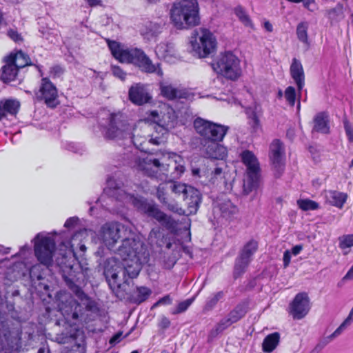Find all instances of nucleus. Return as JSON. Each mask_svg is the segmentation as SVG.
<instances>
[{
  "mask_svg": "<svg viewBox=\"0 0 353 353\" xmlns=\"http://www.w3.org/2000/svg\"><path fill=\"white\" fill-rule=\"evenodd\" d=\"M158 125L148 119L139 120L130 124L122 119L119 113L111 114L105 137L109 139H130L137 148L147 152L143 144L147 140L152 145H159L165 141L167 134L159 132Z\"/></svg>",
  "mask_w": 353,
  "mask_h": 353,
  "instance_id": "1",
  "label": "nucleus"
},
{
  "mask_svg": "<svg viewBox=\"0 0 353 353\" xmlns=\"http://www.w3.org/2000/svg\"><path fill=\"white\" fill-rule=\"evenodd\" d=\"M107 184V188L104 190L105 194L120 203L119 208H112V211L121 212V207L125 204H132L139 210L147 214L148 216L155 219L166 228L171 229L175 227L176 222L170 216L161 211L156 204L148 203L143 197L128 192L124 185L120 181L110 179Z\"/></svg>",
  "mask_w": 353,
  "mask_h": 353,
  "instance_id": "2",
  "label": "nucleus"
},
{
  "mask_svg": "<svg viewBox=\"0 0 353 353\" xmlns=\"http://www.w3.org/2000/svg\"><path fill=\"white\" fill-rule=\"evenodd\" d=\"M152 154H141L136 155L132 166L142 171L149 176H154L158 171L168 172L171 167L174 171L171 172L173 179H179L185 172V161L183 157L176 153L160 151Z\"/></svg>",
  "mask_w": 353,
  "mask_h": 353,
  "instance_id": "3",
  "label": "nucleus"
},
{
  "mask_svg": "<svg viewBox=\"0 0 353 353\" xmlns=\"http://www.w3.org/2000/svg\"><path fill=\"white\" fill-rule=\"evenodd\" d=\"M118 254L122 258L123 290L125 291V284L129 285L128 279L137 278L143 264L149 261L150 254L143 241L135 242L132 245L128 240L118 249Z\"/></svg>",
  "mask_w": 353,
  "mask_h": 353,
  "instance_id": "4",
  "label": "nucleus"
},
{
  "mask_svg": "<svg viewBox=\"0 0 353 353\" xmlns=\"http://www.w3.org/2000/svg\"><path fill=\"white\" fill-rule=\"evenodd\" d=\"M108 44L112 54L119 61L133 63L146 73H155L160 77L163 76L160 63L154 64L142 50L128 48L115 41H108Z\"/></svg>",
  "mask_w": 353,
  "mask_h": 353,
  "instance_id": "5",
  "label": "nucleus"
},
{
  "mask_svg": "<svg viewBox=\"0 0 353 353\" xmlns=\"http://www.w3.org/2000/svg\"><path fill=\"white\" fill-rule=\"evenodd\" d=\"M170 14L171 21L176 29H189L200 24L197 0L176 1L172 4Z\"/></svg>",
  "mask_w": 353,
  "mask_h": 353,
  "instance_id": "6",
  "label": "nucleus"
},
{
  "mask_svg": "<svg viewBox=\"0 0 353 353\" xmlns=\"http://www.w3.org/2000/svg\"><path fill=\"white\" fill-rule=\"evenodd\" d=\"M99 236L104 245L109 250H112L121 238H123L121 245H123L127 240L130 241V244L132 245L135 242L141 241L135 234L132 225H125L118 222H110L104 224L100 230Z\"/></svg>",
  "mask_w": 353,
  "mask_h": 353,
  "instance_id": "7",
  "label": "nucleus"
},
{
  "mask_svg": "<svg viewBox=\"0 0 353 353\" xmlns=\"http://www.w3.org/2000/svg\"><path fill=\"white\" fill-rule=\"evenodd\" d=\"M85 231H78L75 232L70 241L63 242L60 246L65 248L64 253H60L61 257H57L55 260L57 265L62 272V276L68 283L73 282V266L76 260L75 243Z\"/></svg>",
  "mask_w": 353,
  "mask_h": 353,
  "instance_id": "8",
  "label": "nucleus"
},
{
  "mask_svg": "<svg viewBox=\"0 0 353 353\" xmlns=\"http://www.w3.org/2000/svg\"><path fill=\"white\" fill-rule=\"evenodd\" d=\"M241 159L246 167L243 192L245 195H248L258 187L261 169L259 161L252 152L250 150L243 151L241 154Z\"/></svg>",
  "mask_w": 353,
  "mask_h": 353,
  "instance_id": "9",
  "label": "nucleus"
},
{
  "mask_svg": "<svg viewBox=\"0 0 353 353\" xmlns=\"http://www.w3.org/2000/svg\"><path fill=\"white\" fill-rule=\"evenodd\" d=\"M34 243V255L37 261L49 268L53 263L56 244L54 239L48 234L39 233L32 240Z\"/></svg>",
  "mask_w": 353,
  "mask_h": 353,
  "instance_id": "10",
  "label": "nucleus"
},
{
  "mask_svg": "<svg viewBox=\"0 0 353 353\" xmlns=\"http://www.w3.org/2000/svg\"><path fill=\"white\" fill-rule=\"evenodd\" d=\"M213 70L231 80L237 79L241 74L239 59L231 52L221 53L212 63Z\"/></svg>",
  "mask_w": 353,
  "mask_h": 353,
  "instance_id": "11",
  "label": "nucleus"
},
{
  "mask_svg": "<svg viewBox=\"0 0 353 353\" xmlns=\"http://www.w3.org/2000/svg\"><path fill=\"white\" fill-rule=\"evenodd\" d=\"M5 65L1 68V79L3 82L14 81L19 68L30 64L29 57L21 50L11 53L4 59Z\"/></svg>",
  "mask_w": 353,
  "mask_h": 353,
  "instance_id": "12",
  "label": "nucleus"
},
{
  "mask_svg": "<svg viewBox=\"0 0 353 353\" xmlns=\"http://www.w3.org/2000/svg\"><path fill=\"white\" fill-rule=\"evenodd\" d=\"M196 132L209 142L222 141L227 134L229 128L224 125L218 124L197 118L194 121Z\"/></svg>",
  "mask_w": 353,
  "mask_h": 353,
  "instance_id": "13",
  "label": "nucleus"
},
{
  "mask_svg": "<svg viewBox=\"0 0 353 353\" xmlns=\"http://www.w3.org/2000/svg\"><path fill=\"white\" fill-rule=\"evenodd\" d=\"M197 37L190 41L194 55L200 58L208 57L212 53L216 46V40L208 29L201 28L196 33Z\"/></svg>",
  "mask_w": 353,
  "mask_h": 353,
  "instance_id": "14",
  "label": "nucleus"
},
{
  "mask_svg": "<svg viewBox=\"0 0 353 353\" xmlns=\"http://www.w3.org/2000/svg\"><path fill=\"white\" fill-rule=\"evenodd\" d=\"M103 274L111 290L116 294L123 290L122 263L116 258L108 259L104 263Z\"/></svg>",
  "mask_w": 353,
  "mask_h": 353,
  "instance_id": "15",
  "label": "nucleus"
},
{
  "mask_svg": "<svg viewBox=\"0 0 353 353\" xmlns=\"http://www.w3.org/2000/svg\"><path fill=\"white\" fill-rule=\"evenodd\" d=\"M152 123L158 125L159 132L161 134H168V132L173 129L176 124V117L172 109L168 108L167 112L159 115L157 110L150 112L149 117L147 119Z\"/></svg>",
  "mask_w": 353,
  "mask_h": 353,
  "instance_id": "16",
  "label": "nucleus"
},
{
  "mask_svg": "<svg viewBox=\"0 0 353 353\" xmlns=\"http://www.w3.org/2000/svg\"><path fill=\"white\" fill-rule=\"evenodd\" d=\"M59 310L67 321L77 320L83 314V307L70 295L65 296V302L59 304Z\"/></svg>",
  "mask_w": 353,
  "mask_h": 353,
  "instance_id": "17",
  "label": "nucleus"
},
{
  "mask_svg": "<svg viewBox=\"0 0 353 353\" xmlns=\"http://www.w3.org/2000/svg\"><path fill=\"white\" fill-rule=\"evenodd\" d=\"M310 310V299L307 293H298L290 305V313L295 319H301Z\"/></svg>",
  "mask_w": 353,
  "mask_h": 353,
  "instance_id": "18",
  "label": "nucleus"
},
{
  "mask_svg": "<svg viewBox=\"0 0 353 353\" xmlns=\"http://www.w3.org/2000/svg\"><path fill=\"white\" fill-rule=\"evenodd\" d=\"M57 97L58 93L56 87L48 78H43L37 93V98L43 100L48 107L54 108L59 103Z\"/></svg>",
  "mask_w": 353,
  "mask_h": 353,
  "instance_id": "19",
  "label": "nucleus"
},
{
  "mask_svg": "<svg viewBox=\"0 0 353 353\" xmlns=\"http://www.w3.org/2000/svg\"><path fill=\"white\" fill-rule=\"evenodd\" d=\"M285 150L283 143L278 139L274 140L270 146V158L275 170V176H280L284 168Z\"/></svg>",
  "mask_w": 353,
  "mask_h": 353,
  "instance_id": "20",
  "label": "nucleus"
},
{
  "mask_svg": "<svg viewBox=\"0 0 353 353\" xmlns=\"http://www.w3.org/2000/svg\"><path fill=\"white\" fill-rule=\"evenodd\" d=\"M128 94L130 101L138 105L148 103L151 99L145 86L141 83L132 85L129 89Z\"/></svg>",
  "mask_w": 353,
  "mask_h": 353,
  "instance_id": "21",
  "label": "nucleus"
},
{
  "mask_svg": "<svg viewBox=\"0 0 353 353\" xmlns=\"http://www.w3.org/2000/svg\"><path fill=\"white\" fill-rule=\"evenodd\" d=\"M188 194L183 197L187 205L185 215L196 214L201 202V196L198 190L192 187L189 188Z\"/></svg>",
  "mask_w": 353,
  "mask_h": 353,
  "instance_id": "22",
  "label": "nucleus"
},
{
  "mask_svg": "<svg viewBox=\"0 0 353 353\" xmlns=\"http://www.w3.org/2000/svg\"><path fill=\"white\" fill-rule=\"evenodd\" d=\"M21 104L14 99H2L0 100V121L8 116L16 117Z\"/></svg>",
  "mask_w": 353,
  "mask_h": 353,
  "instance_id": "23",
  "label": "nucleus"
},
{
  "mask_svg": "<svg viewBox=\"0 0 353 353\" xmlns=\"http://www.w3.org/2000/svg\"><path fill=\"white\" fill-rule=\"evenodd\" d=\"M238 209L229 199H219L214 206V212L227 219L237 213Z\"/></svg>",
  "mask_w": 353,
  "mask_h": 353,
  "instance_id": "24",
  "label": "nucleus"
},
{
  "mask_svg": "<svg viewBox=\"0 0 353 353\" xmlns=\"http://www.w3.org/2000/svg\"><path fill=\"white\" fill-rule=\"evenodd\" d=\"M290 72L300 92L305 85V74L301 61L296 58L292 59Z\"/></svg>",
  "mask_w": 353,
  "mask_h": 353,
  "instance_id": "25",
  "label": "nucleus"
},
{
  "mask_svg": "<svg viewBox=\"0 0 353 353\" xmlns=\"http://www.w3.org/2000/svg\"><path fill=\"white\" fill-rule=\"evenodd\" d=\"M203 147L205 154L208 158L223 160L228 154L227 148L218 142H208Z\"/></svg>",
  "mask_w": 353,
  "mask_h": 353,
  "instance_id": "26",
  "label": "nucleus"
},
{
  "mask_svg": "<svg viewBox=\"0 0 353 353\" xmlns=\"http://www.w3.org/2000/svg\"><path fill=\"white\" fill-rule=\"evenodd\" d=\"M313 132L330 133L329 117L325 112H319L314 118Z\"/></svg>",
  "mask_w": 353,
  "mask_h": 353,
  "instance_id": "27",
  "label": "nucleus"
},
{
  "mask_svg": "<svg viewBox=\"0 0 353 353\" xmlns=\"http://www.w3.org/2000/svg\"><path fill=\"white\" fill-rule=\"evenodd\" d=\"M324 196L327 203L341 208L347 199V194L336 190L325 191Z\"/></svg>",
  "mask_w": 353,
  "mask_h": 353,
  "instance_id": "28",
  "label": "nucleus"
},
{
  "mask_svg": "<svg viewBox=\"0 0 353 353\" xmlns=\"http://www.w3.org/2000/svg\"><path fill=\"white\" fill-rule=\"evenodd\" d=\"M162 25L152 21L145 23L144 28L141 30V34L148 39L157 36L162 30Z\"/></svg>",
  "mask_w": 353,
  "mask_h": 353,
  "instance_id": "29",
  "label": "nucleus"
},
{
  "mask_svg": "<svg viewBox=\"0 0 353 353\" xmlns=\"http://www.w3.org/2000/svg\"><path fill=\"white\" fill-rule=\"evenodd\" d=\"M280 335L278 332H274L268 335L263 342V350L265 352H272L278 345Z\"/></svg>",
  "mask_w": 353,
  "mask_h": 353,
  "instance_id": "30",
  "label": "nucleus"
},
{
  "mask_svg": "<svg viewBox=\"0 0 353 353\" xmlns=\"http://www.w3.org/2000/svg\"><path fill=\"white\" fill-rule=\"evenodd\" d=\"M160 89L161 94L168 99H174L182 97L181 91L171 84L161 83Z\"/></svg>",
  "mask_w": 353,
  "mask_h": 353,
  "instance_id": "31",
  "label": "nucleus"
},
{
  "mask_svg": "<svg viewBox=\"0 0 353 353\" xmlns=\"http://www.w3.org/2000/svg\"><path fill=\"white\" fill-rule=\"evenodd\" d=\"M251 259H248L241 255L236 259L234 269V276L235 278L241 276L243 273L245 272L246 268L248 266L250 263Z\"/></svg>",
  "mask_w": 353,
  "mask_h": 353,
  "instance_id": "32",
  "label": "nucleus"
},
{
  "mask_svg": "<svg viewBox=\"0 0 353 353\" xmlns=\"http://www.w3.org/2000/svg\"><path fill=\"white\" fill-rule=\"evenodd\" d=\"M234 323L230 316L228 315L225 318H223L215 326L214 329H212L210 333V336L211 337H215L219 333H221L228 327H230L232 324Z\"/></svg>",
  "mask_w": 353,
  "mask_h": 353,
  "instance_id": "33",
  "label": "nucleus"
},
{
  "mask_svg": "<svg viewBox=\"0 0 353 353\" xmlns=\"http://www.w3.org/2000/svg\"><path fill=\"white\" fill-rule=\"evenodd\" d=\"M151 290L148 288H137L134 294L132 295V300L134 303L139 304L145 301L151 294Z\"/></svg>",
  "mask_w": 353,
  "mask_h": 353,
  "instance_id": "34",
  "label": "nucleus"
},
{
  "mask_svg": "<svg viewBox=\"0 0 353 353\" xmlns=\"http://www.w3.org/2000/svg\"><path fill=\"white\" fill-rule=\"evenodd\" d=\"M157 54L163 59H166L174 54L173 46L171 43H161L156 47L155 49Z\"/></svg>",
  "mask_w": 353,
  "mask_h": 353,
  "instance_id": "35",
  "label": "nucleus"
},
{
  "mask_svg": "<svg viewBox=\"0 0 353 353\" xmlns=\"http://www.w3.org/2000/svg\"><path fill=\"white\" fill-rule=\"evenodd\" d=\"M223 296L224 292L223 291L218 292L210 296L206 300L205 304L203 307V311L209 312L212 310L216 306L217 303L223 298Z\"/></svg>",
  "mask_w": 353,
  "mask_h": 353,
  "instance_id": "36",
  "label": "nucleus"
},
{
  "mask_svg": "<svg viewBox=\"0 0 353 353\" xmlns=\"http://www.w3.org/2000/svg\"><path fill=\"white\" fill-rule=\"evenodd\" d=\"M235 14L239 18L240 21L246 27H249L252 29L254 28L253 23L243 8L238 6L234 10Z\"/></svg>",
  "mask_w": 353,
  "mask_h": 353,
  "instance_id": "37",
  "label": "nucleus"
},
{
  "mask_svg": "<svg viewBox=\"0 0 353 353\" xmlns=\"http://www.w3.org/2000/svg\"><path fill=\"white\" fill-rule=\"evenodd\" d=\"M246 312V305L244 303H241L237 305L232 311H230L228 316L234 323H236L243 318Z\"/></svg>",
  "mask_w": 353,
  "mask_h": 353,
  "instance_id": "38",
  "label": "nucleus"
},
{
  "mask_svg": "<svg viewBox=\"0 0 353 353\" xmlns=\"http://www.w3.org/2000/svg\"><path fill=\"white\" fill-rule=\"evenodd\" d=\"M258 249V243L254 240L249 241L242 249L240 255L252 260V256Z\"/></svg>",
  "mask_w": 353,
  "mask_h": 353,
  "instance_id": "39",
  "label": "nucleus"
},
{
  "mask_svg": "<svg viewBox=\"0 0 353 353\" xmlns=\"http://www.w3.org/2000/svg\"><path fill=\"white\" fill-rule=\"evenodd\" d=\"M339 246L343 251L344 254L350 252V249L353 247V234L343 235L339 238Z\"/></svg>",
  "mask_w": 353,
  "mask_h": 353,
  "instance_id": "40",
  "label": "nucleus"
},
{
  "mask_svg": "<svg viewBox=\"0 0 353 353\" xmlns=\"http://www.w3.org/2000/svg\"><path fill=\"white\" fill-rule=\"evenodd\" d=\"M342 332L337 328L332 334L322 338L314 349V352H319Z\"/></svg>",
  "mask_w": 353,
  "mask_h": 353,
  "instance_id": "41",
  "label": "nucleus"
},
{
  "mask_svg": "<svg viewBox=\"0 0 353 353\" xmlns=\"http://www.w3.org/2000/svg\"><path fill=\"white\" fill-rule=\"evenodd\" d=\"M307 28L308 24L306 22H301L298 24L296 28V35L299 40L304 43H307Z\"/></svg>",
  "mask_w": 353,
  "mask_h": 353,
  "instance_id": "42",
  "label": "nucleus"
},
{
  "mask_svg": "<svg viewBox=\"0 0 353 353\" xmlns=\"http://www.w3.org/2000/svg\"><path fill=\"white\" fill-rule=\"evenodd\" d=\"M170 181L160 184L157 189V196L158 199L163 203H167L166 194L170 190Z\"/></svg>",
  "mask_w": 353,
  "mask_h": 353,
  "instance_id": "43",
  "label": "nucleus"
},
{
  "mask_svg": "<svg viewBox=\"0 0 353 353\" xmlns=\"http://www.w3.org/2000/svg\"><path fill=\"white\" fill-rule=\"evenodd\" d=\"M297 205L303 211L314 210L319 208L318 203L310 199H299Z\"/></svg>",
  "mask_w": 353,
  "mask_h": 353,
  "instance_id": "44",
  "label": "nucleus"
},
{
  "mask_svg": "<svg viewBox=\"0 0 353 353\" xmlns=\"http://www.w3.org/2000/svg\"><path fill=\"white\" fill-rule=\"evenodd\" d=\"M170 190L176 194H183V197L188 194V191L189 190V188H192V186L187 185L184 183H173L170 181Z\"/></svg>",
  "mask_w": 353,
  "mask_h": 353,
  "instance_id": "45",
  "label": "nucleus"
},
{
  "mask_svg": "<svg viewBox=\"0 0 353 353\" xmlns=\"http://www.w3.org/2000/svg\"><path fill=\"white\" fill-rule=\"evenodd\" d=\"M284 97L286 101L291 106H294L296 100V90L292 86H288L284 92Z\"/></svg>",
  "mask_w": 353,
  "mask_h": 353,
  "instance_id": "46",
  "label": "nucleus"
},
{
  "mask_svg": "<svg viewBox=\"0 0 353 353\" xmlns=\"http://www.w3.org/2000/svg\"><path fill=\"white\" fill-rule=\"evenodd\" d=\"M194 301V298L186 299L182 302H180L176 309L173 310L171 313L172 314H177L182 312H184L188 310V308L191 305L192 302Z\"/></svg>",
  "mask_w": 353,
  "mask_h": 353,
  "instance_id": "47",
  "label": "nucleus"
},
{
  "mask_svg": "<svg viewBox=\"0 0 353 353\" xmlns=\"http://www.w3.org/2000/svg\"><path fill=\"white\" fill-rule=\"evenodd\" d=\"M343 6L341 3H338L335 8L327 11L329 17L335 19L337 17H343Z\"/></svg>",
  "mask_w": 353,
  "mask_h": 353,
  "instance_id": "48",
  "label": "nucleus"
},
{
  "mask_svg": "<svg viewBox=\"0 0 353 353\" xmlns=\"http://www.w3.org/2000/svg\"><path fill=\"white\" fill-rule=\"evenodd\" d=\"M246 114L248 117L250 119V123L252 124V125L254 128L257 127L259 125V120L256 111L252 108H248L246 109Z\"/></svg>",
  "mask_w": 353,
  "mask_h": 353,
  "instance_id": "49",
  "label": "nucleus"
},
{
  "mask_svg": "<svg viewBox=\"0 0 353 353\" xmlns=\"http://www.w3.org/2000/svg\"><path fill=\"white\" fill-rule=\"evenodd\" d=\"M41 32L42 33L43 37L50 43H55L58 41V34L55 31L46 30L45 31H41Z\"/></svg>",
  "mask_w": 353,
  "mask_h": 353,
  "instance_id": "50",
  "label": "nucleus"
},
{
  "mask_svg": "<svg viewBox=\"0 0 353 353\" xmlns=\"http://www.w3.org/2000/svg\"><path fill=\"white\" fill-rule=\"evenodd\" d=\"M343 125L349 142L353 143V124L345 119L343 120Z\"/></svg>",
  "mask_w": 353,
  "mask_h": 353,
  "instance_id": "51",
  "label": "nucleus"
},
{
  "mask_svg": "<svg viewBox=\"0 0 353 353\" xmlns=\"http://www.w3.org/2000/svg\"><path fill=\"white\" fill-rule=\"evenodd\" d=\"M161 236L160 228L152 229L148 235V241L150 243H157V240Z\"/></svg>",
  "mask_w": 353,
  "mask_h": 353,
  "instance_id": "52",
  "label": "nucleus"
},
{
  "mask_svg": "<svg viewBox=\"0 0 353 353\" xmlns=\"http://www.w3.org/2000/svg\"><path fill=\"white\" fill-rule=\"evenodd\" d=\"M353 322V307H352L347 317L343 321V322L339 325L338 329L343 332Z\"/></svg>",
  "mask_w": 353,
  "mask_h": 353,
  "instance_id": "53",
  "label": "nucleus"
},
{
  "mask_svg": "<svg viewBox=\"0 0 353 353\" xmlns=\"http://www.w3.org/2000/svg\"><path fill=\"white\" fill-rule=\"evenodd\" d=\"M167 208L179 215H185V210H184L182 208L179 207L177 203H168L167 201L166 204H164Z\"/></svg>",
  "mask_w": 353,
  "mask_h": 353,
  "instance_id": "54",
  "label": "nucleus"
},
{
  "mask_svg": "<svg viewBox=\"0 0 353 353\" xmlns=\"http://www.w3.org/2000/svg\"><path fill=\"white\" fill-rule=\"evenodd\" d=\"M41 264L39 263V264L34 265L30 268V275L31 277L35 278L37 280H41L43 279V276L39 272L41 268Z\"/></svg>",
  "mask_w": 353,
  "mask_h": 353,
  "instance_id": "55",
  "label": "nucleus"
},
{
  "mask_svg": "<svg viewBox=\"0 0 353 353\" xmlns=\"http://www.w3.org/2000/svg\"><path fill=\"white\" fill-rule=\"evenodd\" d=\"M111 68L114 77L119 78L121 81H124L125 79L127 74L120 67L112 65Z\"/></svg>",
  "mask_w": 353,
  "mask_h": 353,
  "instance_id": "56",
  "label": "nucleus"
},
{
  "mask_svg": "<svg viewBox=\"0 0 353 353\" xmlns=\"http://www.w3.org/2000/svg\"><path fill=\"white\" fill-rule=\"evenodd\" d=\"M8 36L14 42L20 43L23 41L21 35L15 30L10 29L8 30Z\"/></svg>",
  "mask_w": 353,
  "mask_h": 353,
  "instance_id": "57",
  "label": "nucleus"
},
{
  "mask_svg": "<svg viewBox=\"0 0 353 353\" xmlns=\"http://www.w3.org/2000/svg\"><path fill=\"white\" fill-rule=\"evenodd\" d=\"M79 219L77 217H70L66 220L64 226L67 228H74L78 224Z\"/></svg>",
  "mask_w": 353,
  "mask_h": 353,
  "instance_id": "58",
  "label": "nucleus"
},
{
  "mask_svg": "<svg viewBox=\"0 0 353 353\" xmlns=\"http://www.w3.org/2000/svg\"><path fill=\"white\" fill-rule=\"evenodd\" d=\"M172 303V299L169 294L161 298L154 305V306H157L159 305H170Z\"/></svg>",
  "mask_w": 353,
  "mask_h": 353,
  "instance_id": "59",
  "label": "nucleus"
},
{
  "mask_svg": "<svg viewBox=\"0 0 353 353\" xmlns=\"http://www.w3.org/2000/svg\"><path fill=\"white\" fill-rule=\"evenodd\" d=\"M170 325V321L166 316H161L159 322V327L161 329L165 330Z\"/></svg>",
  "mask_w": 353,
  "mask_h": 353,
  "instance_id": "60",
  "label": "nucleus"
},
{
  "mask_svg": "<svg viewBox=\"0 0 353 353\" xmlns=\"http://www.w3.org/2000/svg\"><path fill=\"white\" fill-rule=\"evenodd\" d=\"M291 260V252L289 250H285L283 254V265L286 268L289 265Z\"/></svg>",
  "mask_w": 353,
  "mask_h": 353,
  "instance_id": "61",
  "label": "nucleus"
},
{
  "mask_svg": "<svg viewBox=\"0 0 353 353\" xmlns=\"http://www.w3.org/2000/svg\"><path fill=\"white\" fill-rule=\"evenodd\" d=\"M62 73L63 70L60 66H54L50 70V74L53 77H58Z\"/></svg>",
  "mask_w": 353,
  "mask_h": 353,
  "instance_id": "62",
  "label": "nucleus"
},
{
  "mask_svg": "<svg viewBox=\"0 0 353 353\" xmlns=\"http://www.w3.org/2000/svg\"><path fill=\"white\" fill-rule=\"evenodd\" d=\"M302 250H303V246L301 245H296L292 248L291 253L292 254H294V256H296V255L299 254Z\"/></svg>",
  "mask_w": 353,
  "mask_h": 353,
  "instance_id": "63",
  "label": "nucleus"
},
{
  "mask_svg": "<svg viewBox=\"0 0 353 353\" xmlns=\"http://www.w3.org/2000/svg\"><path fill=\"white\" fill-rule=\"evenodd\" d=\"M122 335L121 332H119L116 334L110 340V343L113 344L120 341V338Z\"/></svg>",
  "mask_w": 353,
  "mask_h": 353,
  "instance_id": "64",
  "label": "nucleus"
}]
</instances>
